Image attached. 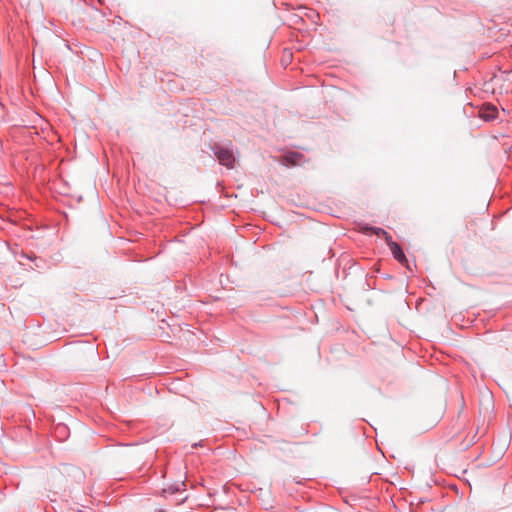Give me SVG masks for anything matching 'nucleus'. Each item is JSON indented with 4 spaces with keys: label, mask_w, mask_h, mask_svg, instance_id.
<instances>
[{
    "label": "nucleus",
    "mask_w": 512,
    "mask_h": 512,
    "mask_svg": "<svg viewBox=\"0 0 512 512\" xmlns=\"http://www.w3.org/2000/svg\"><path fill=\"white\" fill-rule=\"evenodd\" d=\"M214 153L220 164L226 166L229 169L234 167L235 157L230 149L221 146H215Z\"/></svg>",
    "instance_id": "obj_1"
},
{
    "label": "nucleus",
    "mask_w": 512,
    "mask_h": 512,
    "mask_svg": "<svg viewBox=\"0 0 512 512\" xmlns=\"http://www.w3.org/2000/svg\"><path fill=\"white\" fill-rule=\"evenodd\" d=\"M497 116V109L494 106H487L481 109L480 117L486 121L493 120Z\"/></svg>",
    "instance_id": "obj_4"
},
{
    "label": "nucleus",
    "mask_w": 512,
    "mask_h": 512,
    "mask_svg": "<svg viewBox=\"0 0 512 512\" xmlns=\"http://www.w3.org/2000/svg\"><path fill=\"white\" fill-rule=\"evenodd\" d=\"M372 231L377 236L384 237L386 243H388V242H390V240H392L391 236L382 228H372Z\"/></svg>",
    "instance_id": "obj_5"
},
{
    "label": "nucleus",
    "mask_w": 512,
    "mask_h": 512,
    "mask_svg": "<svg viewBox=\"0 0 512 512\" xmlns=\"http://www.w3.org/2000/svg\"><path fill=\"white\" fill-rule=\"evenodd\" d=\"M302 159L303 156L299 153H289L282 158L281 163L286 166H296L301 164Z\"/></svg>",
    "instance_id": "obj_3"
},
{
    "label": "nucleus",
    "mask_w": 512,
    "mask_h": 512,
    "mask_svg": "<svg viewBox=\"0 0 512 512\" xmlns=\"http://www.w3.org/2000/svg\"><path fill=\"white\" fill-rule=\"evenodd\" d=\"M387 245L389 246L394 258L398 262H400L401 264H404V265L408 264V260L405 256V254L403 253L401 247L396 242H394L393 240H390V242H388Z\"/></svg>",
    "instance_id": "obj_2"
}]
</instances>
